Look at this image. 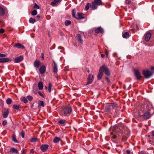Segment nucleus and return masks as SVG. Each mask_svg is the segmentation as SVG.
<instances>
[{"label":"nucleus","mask_w":154,"mask_h":154,"mask_svg":"<svg viewBox=\"0 0 154 154\" xmlns=\"http://www.w3.org/2000/svg\"><path fill=\"white\" fill-rule=\"evenodd\" d=\"M21 100L25 103H26L28 102L27 98L25 97H22Z\"/></svg>","instance_id":"39"},{"label":"nucleus","mask_w":154,"mask_h":154,"mask_svg":"<svg viewBox=\"0 0 154 154\" xmlns=\"http://www.w3.org/2000/svg\"><path fill=\"white\" fill-rule=\"evenodd\" d=\"M150 69L151 70H154V67H151L150 68Z\"/></svg>","instance_id":"58"},{"label":"nucleus","mask_w":154,"mask_h":154,"mask_svg":"<svg viewBox=\"0 0 154 154\" xmlns=\"http://www.w3.org/2000/svg\"><path fill=\"white\" fill-rule=\"evenodd\" d=\"M6 56V55L3 54H1V57H4Z\"/></svg>","instance_id":"52"},{"label":"nucleus","mask_w":154,"mask_h":154,"mask_svg":"<svg viewBox=\"0 0 154 154\" xmlns=\"http://www.w3.org/2000/svg\"><path fill=\"white\" fill-rule=\"evenodd\" d=\"M8 16V11L6 7L3 5H1V18H6Z\"/></svg>","instance_id":"2"},{"label":"nucleus","mask_w":154,"mask_h":154,"mask_svg":"<svg viewBox=\"0 0 154 154\" xmlns=\"http://www.w3.org/2000/svg\"><path fill=\"white\" fill-rule=\"evenodd\" d=\"M98 6V5H96V3H94V2H92L91 8L93 10H95L97 8Z\"/></svg>","instance_id":"28"},{"label":"nucleus","mask_w":154,"mask_h":154,"mask_svg":"<svg viewBox=\"0 0 154 154\" xmlns=\"http://www.w3.org/2000/svg\"><path fill=\"white\" fill-rule=\"evenodd\" d=\"M20 106L19 105H14L13 106V109L18 110L20 109Z\"/></svg>","instance_id":"36"},{"label":"nucleus","mask_w":154,"mask_h":154,"mask_svg":"<svg viewBox=\"0 0 154 154\" xmlns=\"http://www.w3.org/2000/svg\"><path fill=\"white\" fill-rule=\"evenodd\" d=\"M40 64V63L39 61L36 60L34 62V66L35 67L38 68L39 67Z\"/></svg>","instance_id":"24"},{"label":"nucleus","mask_w":154,"mask_h":154,"mask_svg":"<svg viewBox=\"0 0 154 154\" xmlns=\"http://www.w3.org/2000/svg\"><path fill=\"white\" fill-rule=\"evenodd\" d=\"M126 152L128 154H129L130 152V151L129 150H127L126 151Z\"/></svg>","instance_id":"57"},{"label":"nucleus","mask_w":154,"mask_h":154,"mask_svg":"<svg viewBox=\"0 0 154 154\" xmlns=\"http://www.w3.org/2000/svg\"><path fill=\"white\" fill-rule=\"evenodd\" d=\"M94 77L93 75L91 74H89L88 77L87 79L88 82L87 85H89L91 84L93 80Z\"/></svg>","instance_id":"8"},{"label":"nucleus","mask_w":154,"mask_h":154,"mask_svg":"<svg viewBox=\"0 0 154 154\" xmlns=\"http://www.w3.org/2000/svg\"><path fill=\"white\" fill-rule=\"evenodd\" d=\"M6 102L7 104L9 105L12 103V100L11 99L9 98L6 100Z\"/></svg>","instance_id":"37"},{"label":"nucleus","mask_w":154,"mask_h":154,"mask_svg":"<svg viewBox=\"0 0 154 154\" xmlns=\"http://www.w3.org/2000/svg\"><path fill=\"white\" fill-rule=\"evenodd\" d=\"M36 17L38 19H39L40 17V16L39 15H38L36 16Z\"/></svg>","instance_id":"61"},{"label":"nucleus","mask_w":154,"mask_h":154,"mask_svg":"<svg viewBox=\"0 0 154 154\" xmlns=\"http://www.w3.org/2000/svg\"><path fill=\"white\" fill-rule=\"evenodd\" d=\"M106 80L107 81V82H108V83H109V82H110V81H109V78L107 77H106Z\"/></svg>","instance_id":"53"},{"label":"nucleus","mask_w":154,"mask_h":154,"mask_svg":"<svg viewBox=\"0 0 154 154\" xmlns=\"http://www.w3.org/2000/svg\"><path fill=\"white\" fill-rule=\"evenodd\" d=\"M10 61V59L8 58H1V63L7 62Z\"/></svg>","instance_id":"25"},{"label":"nucleus","mask_w":154,"mask_h":154,"mask_svg":"<svg viewBox=\"0 0 154 154\" xmlns=\"http://www.w3.org/2000/svg\"><path fill=\"white\" fill-rule=\"evenodd\" d=\"M52 87V85L51 83L48 84V90L49 92H50L51 91V88Z\"/></svg>","instance_id":"41"},{"label":"nucleus","mask_w":154,"mask_h":154,"mask_svg":"<svg viewBox=\"0 0 154 154\" xmlns=\"http://www.w3.org/2000/svg\"><path fill=\"white\" fill-rule=\"evenodd\" d=\"M46 71V66L45 65L42 66L39 69V72L41 74L44 73Z\"/></svg>","instance_id":"17"},{"label":"nucleus","mask_w":154,"mask_h":154,"mask_svg":"<svg viewBox=\"0 0 154 154\" xmlns=\"http://www.w3.org/2000/svg\"><path fill=\"white\" fill-rule=\"evenodd\" d=\"M111 137L116 139L118 137L119 139L124 140H126L129 136V130L123 124L119 127L117 125H115L114 127L113 131L111 132Z\"/></svg>","instance_id":"1"},{"label":"nucleus","mask_w":154,"mask_h":154,"mask_svg":"<svg viewBox=\"0 0 154 154\" xmlns=\"http://www.w3.org/2000/svg\"><path fill=\"white\" fill-rule=\"evenodd\" d=\"M48 146L46 144L42 145L40 147L42 151L43 152L46 151L48 149Z\"/></svg>","instance_id":"11"},{"label":"nucleus","mask_w":154,"mask_h":154,"mask_svg":"<svg viewBox=\"0 0 154 154\" xmlns=\"http://www.w3.org/2000/svg\"><path fill=\"white\" fill-rule=\"evenodd\" d=\"M60 140L59 137H55L53 140V142L55 143L58 142Z\"/></svg>","instance_id":"35"},{"label":"nucleus","mask_w":154,"mask_h":154,"mask_svg":"<svg viewBox=\"0 0 154 154\" xmlns=\"http://www.w3.org/2000/svg\"><path fill=\"white\" fill-rule=\"evenodd\" d=\"M131 0H126L125 3L127 4H129L131 2Z\"/></svg>","instance_id":"47"},{"label":"nucleus","mask_w":154,"mask_h":154,"mask_svg":"<svg viewBox=\"0 0 154 154\" xmlns=\"http://www.w3.org/2000/svg\"><path fill=\"white\" fill-rule=\"evenodd\" d=\"M103 71L102 70V68H100L99 72L97 75L98 79H100L103 76Z\"/></svg>","instance_id":"10"},{"label":"nucleus","mask_w":154,"mask_h":154,"mask_svg":"<svg viewBox=\"0 0 154 154\" xmlns=\"http://www.w3.org/2000/svg\"><path fill=\"white\" fill-rule=\"evenodd\" d=\"M105 52H106V57H107L109 55V53L108 51H107L106 50L105 51Z\"/></svg>","instance_id":"50"},{"label":"nucleus","mask_w":154,"mask_h":154,"mask_svg":"<svg viewBox=\"0 0 154 154\" xmlns=\"http://www.w3.org/2000/svg\"><path fill=\"white\" fill-rule=\"evenodd\" d=\"M96 33H101L103 32V29L101 27H98L95 30Z\"/></svg>","instance_id":"18"},{"label":"nucleus","mask_w":154,"mask_h":154,"mask_svg":"<svg viewBox=\"0 0 154 154\" xmlns=\"http://www.w3.org/2000/svg\"><path fill=\"white\" fill-rule=\"evenodd\" d=\"M71 23V22L69 20H66L65 22V24L66 26H67Z\"/></svg>","instance_id":"38"},{"label":"nucleus","mask_w":154,"mask_h":154,"mask_svg":"<svg viewBox=\"0 0 154 154\" xmlns=\"http://www.w3.org/2000/svg\"><path fill=\"white\" fill-rule=\"evenodd\" d=\"M38 94L40 96H41L43 97V94H42V93L40 91H39L38 92Z\"/></svg>","instance_id":"49"},{"label":"nucleus","mask_w":154,"mask_h":154,"mask_svg":"<svg viewBox=\"0 0 154 154\" xmlns=\"http://www.w3.org/2000/svg\"><path fill=\"white\" fill-rule=\"evenodd\" d=\"M37 14V11L36 10H34L31 12V14L32 16H35Z\"/></svg>","instance_id":"40"},{"label":"nucleus","mask_w":154,"mask_h":154,"mask_svg":"<svg viewBox=\"0 0 154 154\" xmlns=\"http://www.w3.org/2000/svg\"><path fill=\"white\" fill-rule=\"evenodd\" d=\"M2 97L3 98H4V97H5V95H3V93L2 92Z\"/></svg>","instance_id":"63"},{"label":"nucleus","mask_w":154,"mask_h":154,"mask_svg":"<svg viewBox=\"0 0 154 154\" xmlns=\"http://www.w3.org/2000/svg\"><path fill=\"white\" fill-rule=\"evenodd\" d=\"M37 141V139L35 138H32L30 139V141L31 142H34Z\"/></svg>","instance_id":"43"},{"label":"nucleus","mask_w":154,"mask_h":154,"mask_svg":"<svg viewBox=\"0 0 154 154\" xmlns=\"http://www.w3.org/2000/svg\"><path fill=\"white\" fill-rule=\"evenodd\" d=\"M94 3H95L96 5H102V3L101 0H94V1L93 2Z\"/></svg>","instance_id":"31"},{"label":"nucleus","mask_w":154,"mask_h":154,"mask_svg":"<svg viewBox=\"0 0 154 154\" xmlns=\"http://www.w3.org/2000/svg\"><path fill=\"white\" fill-rule=\"evenodd\" d=\"M10 152L11 154H17L18 152V150L14 147L11 149Z\"/></svg>","instance_id":"15"},{"label":"nucleus","mask_w":154,"mask_h":154,"mask_svg":"<svg viewBox=\"0 0 154 154\" xmlns=\"http://www.w3.org/2000/svg\"><path fill=\"white\" fill-rule=\"evenodd\" d=\"M65 120L62 119L58 121V122L59 125L64 126L65 124Z\"/></svg>","instance_id":"26"},{"label":"nucleus","mask_w":154,"mask_h":154,"mask_svg":"<svg viewBox=\"0 0 154 154\" xmlns=\"http://www.w3.org/2000/svg\"><path fill=\"white\" fill-rule=\"evenodd\" d=\"M130 36V35L128 32H126L123 34L122 36L123 38H128Z\"/></svg>","instance_id":"27"},{"label":"nucleus","mask_w":154,"mask_h":154,"mask_svg":"<svg viewBox=\"0 0 154 154\" xmlns=\"http://www.w3.org/2000/svg\"><path fill=\"white\" fill-rule=\"evenodd\" d=\"M101 56L102 57H103L104 56V55L103 54H101Z\"/></svg>","instance_id":"60"},{"label":"nucleus","mask_w":154,"mask_h":154,"mask_svg":"<svg viewBox=\"0 0 154 154\" xmlns=\"http://www.w3.org/2000/svg\"><path fill=\"white\" fill-rule=\"evenodd\" d=\"M142 73L146 79H148L152 75L153 72L150 71L148 69L143 70L142 71Z\"/></svg>","instance_id":"4"},{"label":"nucleus","mask_w":154,"mask_h":154,"mask_svg":"<svg viewBox=\"0 0 154 154\" xmlns=\"http://www.w3.org/2000/svg\"><path fill=\"white\" fill-rule=\"evenodd\" d=\"M41 57L42 59V60H43L44 59V54L43 53H41Z\"/></svg>","instance_id":"54"},{"label":"nucleus","mask_w":154,"mask_h":154,"mask_svg":"<svg viewBox=\"0 0 154 154\" xmlns=\"http://www.w3.org/2000/svg\"><path fill=\"white\" fill-rule=\"evenodd\" d=\"M85 17L83 16V14L81 13H77L75 18L77 20L84 19Z\"/></svg>","instance_id":"14"},{"label":"nucleus","mask_w":154,"mask_h":154,"mask_svg":"<svg viewBox=\"0 0 154 154\" xmlns=\"http://www.w3.org/2000/svg\"><path fill=\"white\" fill-rule=\"evenodd\" d=\"M144 112L143 114L144 117L146 119H149L150 117L149 110H146V111L145 112Z\"/></svg>","instance_id":"16"},{"label":"nucleus","mask_w":154,"mask_h":154,"mask_svg":"<svg viewBox=\"0 0 154 154\" xmlns=\"http://www.w3.org/2000/svg\"><path fill=\"white\" fill-rule=\"evenodd\" d=\"M87 71L88 72V73H89V72H90L89 70L88 69H87Z\"/></svg>","instance_id":"64"},{"label":"nucleus","mask_w":154,"mask_h":154,"mask_svg":"<svg viewBox=\"0 0 154 154\" xmlns=\"http://www.w3.org/2000/svg\"><path fill=\"white\" fill-rule=\"evenodd\" d=\"M151 37V34L149 32H147L145 37V40L146 42L149 41Z\"/></svg>","instance_id":"13"},{"label":"nucleus","mask_w":154,"mask_h":154,"mask_svg":"<svg viewBox=\"0 0 154 154\" xmlns=\"http://www.w3.org/2000/svg\"><path fill=\"white\" fill-rule=\"evenodd\" d=\"M14 46L19 48L22 49H24L25 48L23 45L20 43H17L14 45Z\"/></svg>","instance_id":"21"},{"label":"nucleus","mask_w":154,"mask_h":154,"mask_svg":"<svg viewBox=\"0 0 154 154\" xmlns=\"http://www.w3.org/2000/svg\"><path fill=\"white\" fill-rule=\"evenodd\" d=\"M5 31L4 29H1V34L2 33H3Z\"/></svg>","instance_id":"55"},{"label":"nucleus","mask_w":154,"mask_h":154,"mask_svg":"<svg viewBox=\"0 0 154 154\" xmlns=\"http://www.w3.org/2000/svg\"><path fill=\"white\" fill-rule=\"evenodd\" d=\"M53 63L54 64V66H53V72L54 74H56L57 72V65L54 61H53Z\"/></svg>","instance_id":"19"},{"label":"nucleus","mask_w":154,"mask_h":154,"mask_svg":"<svg viewBox=\"0 0 154 154\" xmlns=\"http://www.w3.org/2000/svg\"><path fill=\"white\" fill-rule=\"evenodd\" d=\"M27 98L29 101H32L33 99V97L30 95L27 96Z\"/></svg>","instance_id":"42"},{"label":"nucleus","mask_w":154,"mask_h":154,"mask_svg":"<svg viewBox=\"0 0 154 154\" xmlns=\"http://www.w3.org/2000/svg\"><path fill=\"white\" fill-rule=\"evenodd\" d=\"M38 106H41L42 107H44V102L41 100L39 101L38 103Z\"/></svg>","instance_id":"34"},{"label":"nucleus","mask_w":154,"mask_h":154,"mask_svg":"<svg viewBox=\"0 0 154 154\" xmlns=\"http://www.w3.org/2000/svg\"><path fill=\"white\" fill-rule=\"evenodd\" d=\"M77 38L78 41L81 44H82L83 43V41L82 38L81 36L79 34H77L76 36Z\"/></svg>","instance_id":"20"},{"label":"nucleus","mask_w":154,"mask_h":154,"mask_svg":"<svg viewBox=\"0 0 154 154\" xmlns=\"http://www.w3.org/2000/svg\"><path fill=\"white\" fill-rule=\"evenodd\" d=\"M133 71L137 79L140 80L141 79V76L138 69H134Z\"/></svg>","instance_id":"6"},{"label":"nucleus","mask_w":154,"mask_h":154,"mask_svg":"<svg viewBox=\"0 0 154 154\" xmlns=\"http://www.w3.org/2000/svg\"><path fill=\"white\" fill-rule=\"evenodd\" d=\"M23 59L22 56H20L14 59V62L16 63H19L22 61Z\"/></svg>","instance_id":"12"},{"label":"nucleus","mask_w":154,"mask_h":154,"mask_svg":"<svg viewBox=\"0 0 154 154\" xmlns=\"http://www.w3.org/2000/svg\"><path fill=\"white\" fill-rule=\"evenodd\" d=\"M61 0H54L53 2H51V5L54 6L55 5L59 4Z\"/></svg>","instance_id":"23"},{"label":"nucleus","mask_w":154,"mask_h":154,"mask_svg":"<svg viewBox=\"0 0 154 154\" xmlns=\"http://www.w3.org/2000/svg\"><path fill=\"white\" fill-rule=\"evenodd\" d=\"M72 109L69 106H66L63 109L62 112L64 116L69 115L72 112Z\"/></svg>","instance_id":"3"},{"label":"nucleus","mask_w":154,"mask_h":154,"mask_svg":"<svg viewBox=\"0 0 154 154\" xmlns=\"http://www.w3.org/2000/svg\"><path fill=\"white\" fill-rule=\"evenodd\" d=\"M9 111L8 109H7L3 113V116L4 118H6L8 115Z\"/></svg>","instance_id":"22"},{"label":"nucleus","mask_w":154,"mask_h":154,"mask_svg":"<svg viewBox=\"0 0 154 154\" xmlns=\"http://www.w3.org/2000/svg\"><path fill=\"white\" fill-rule=\"evenodd\" d=\"M150 106L152 107L151 105H144L142 106H141V111L143 112H145L146 110H149L150 108Z\"/></svg>","instance_id":"7"},{"label":"nucleus","mask_w":154,"mask_h":154,"mask_svg":"<svg viewBox=\"0 0 154 154\" xmlns=\"http://www.w3.org/2000/svg\"><path fill=\"white\" fill-rule=\"evenodd\" d=\"M45 88L46 89H48V87L47 86H45Z\"/></svg>","instance_id":"62"},{"label":"nucleus","mask_w":154,"mask_h":154,"mask_svg":"<svg viewBox=\"0 0 154 154\" xmlns=\"http://www.w3.org/2000/svg\"><path fill=\"white\" fill-rule=\"evenodd\" d=\"M7 35L6 34H4V35H1V37H3V38H4L7 37Z\"/></svg>","instance_id":"51"},{"label":"nucleus","mask_w":154,"mask_h":154,"mask_svg":"<svg viewBox=\"0 0 154 154\" xmlns=\"http://www.w3.org/2000/svg\"><path fill=\"white\" fill-rule=\"evenodd\" d=\"M38 88L40 90H42L43 88V85L42 82H40L38 84Z\"/></svg>","instance_id":"30"},{"label":"nucleus","mask_w":154,"mask_h":154,"mask_svg":"<svg viewBox=\"0 0 154 154\" xmlns=\"http://www.w3.org/2000/svg\"><path fill=\"white\" fill-rule=\"evenodd\" d=\"M100 68H102V70L103 71V72H104L105 74L106 75L109 76L110 73L108 68L105 65H103Z\"/></svg>","instance_id":"5"},{"label":"nucleus","mask_w":154,"mask_h":154,"mask_svg":"<svg viewBox=\"0 0 154 154\" xmlns=\"http://www.w3.org/2000/svg\"><path fill=\"white\" fill-rule=\"evenodd\" d=\"M113 108V105L112 104H110L109 105L106 106L105 108V111L108 112Z\"/></svg>","instance_id":"9"},{"label":"nucleus","mask_w":154,"mask_h":154,"mask_svg":"<svg viewBox=\"0 0 154 154\" xmlns=\"http://www.w3.org/2000/svg\"><path fill=\"white\" fill-rule=\"evenodd\" d=\"M72 16L74 17L75 18H76L75 11V10H74V9L72 10Z\"/></svg>","instance_id":"44"},{"label":"nucleus","mask_w":154,"mask_h":154,"mask_svg":"<svg viewBox=\"0 0 154 154\" xmlns=\"http://www.w3.org/2000/svg\"><path fill=\"white\" fill-rule=\"evenodd\" d=\"M34 8L36 9H38L39 8V6L35 3L34 6Z\"/></svg>","instance_id":"45"},{"label":"nucleus","mask_w":154,"mask_h":154,"mask_svg":"<svg viewBox=\"0 0 154 154\" xmlns=\"http://www.w3.org/2000/svg\"><path fill=\"white\" fill-rule=\"evenodd\" d=\"M21 136L23 138H24V132L23 131H22L21 133Z\"/></svg>","instance_id":"48"},{"label":"nucleus","mask_w":154,"mask_h":154,"mask_svg":"<svg viewBox=\"0 0 154 154\" xmlns=\"http://www.w3.org/2000/svg\"><path fill=\"white\" fill-rule=\"evenodd\" d=\"M36 21V20L35 19L30 17L29 19V22L31 23H34Z\"/></svg>","instance_id":"32"},{"label":"nucleus","mask_w":154,"mask_h":154,"mask_svg":"<svg viewBox=\"0 0 154 154\" xmlns=\"http://www.w3.org/2000/svg\"><path fill=\"white\" fill-rule=\"evenodd\" d=\"M12 139L13 141L15 143H17L18 142L17 140L16 139L15 134H14L12 135Z\"/></svg>","instance_id":"29"},{"label":"nucleus","mask_w":154,"mask_h":154,"mask_svg":"<svg viewBox=\"0 0 154 154\" xmlns=\"http://www.w3.org/2000/svg\"><path fill=\"white\" fill-rule=\"evenodd\" d=\"M34 152V150L33 149H32L30 151V153L32 154Z\"/></svg>","instance_id":"56"},{"label":"nucleus","mask_w":154,"mask_h":154,"mask_svg":"<svg viewBox=\"0 0 154 154\" xmlns=\"http://www.w3.org/2000/svg\"><path fill=\"white\" fill-rule=\"evenodd\" d=\"M7 123V121L6 120L4 121L2 123V125L5 126Z\"/></svg>","instance_id":"46"},{"label":"nucleus","mask_w":154,"mask_h":154,"mask_svg":"<svg viewBox=\"0 0 154 154\" xmlns=\"http://www.w3.org/2000/svg\"><path fill=\"white\" fill-rule=\"evenodd\" d=\"M152 135L153 136V137H154V131H152Z\"/></svg>","instance_id":"59"},{"label":"nucleus","mask_w":154,"mask_h":154,"mask_svg":"<svg viewBox=\"0 0 154 154\" xmlns=\"http://www.w3.org/2000/svg\"><path fill=\"white\" fill-rule=\"evenodd\" d=\"M91 6V5L90 3H87V4L85 6V10L86 11L88 10L89 9L90 7Z\"/></svg>","instance_id":"33"}]
</instances>
